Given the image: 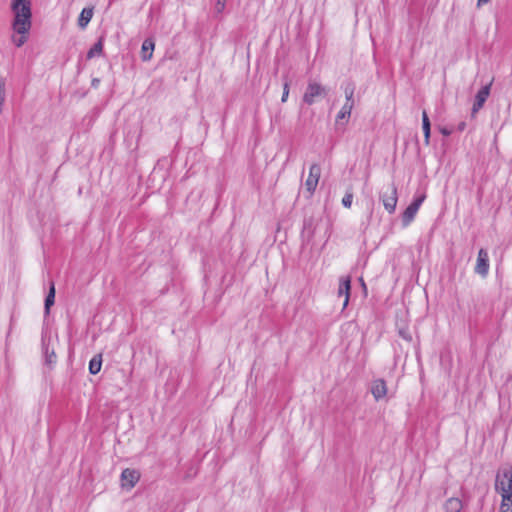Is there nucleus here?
Masks as SVG:
<instances>
[{"label":"nucleus","instance_id":"16","mask_svg":"<svg viewBox=\"0 0 512 512\" xmlns=\"http://www.w3.org/2000/svg\"><path fill=\"white\" fill-rule=\"evenodd\" d=\"M155 48V42L151 38H147L143 41L141 46V59L148 61L152 58L153 51Z\"/></svg>","mask_w":512,"mask_h":512},{"label":"nucleus","instance_id":"7","mask_svg":"<svg viewBox=\"0 0 512 512\" xmlns=\"http://www.w3.org/2000/svg\"><path fill=\"white\" fill-rule=\"evenodd\" d=\"M319 219L315 217L313 214L307 216L305 215L303 220V227L301 230V236L302 238L306 239L307 241H310L316 231V227L318 225Z\"/></svg>","mask_w":512,"mask_h":512},{"label":"nucleus","instance_id":"30","mask_svg":"<svg viewBox=\"0 0 512 512\" xmlns=\"http://www.w3.org/2000/svg\"><path fill=\"white\" fill-rule=\"evenodd\" d=\"M466 128V122L465 121H461L458 125H457V131L459 132H463Z\"/></svg>","mask_w":512,"mask_h":512},{"label":"nucleus","instance_id":"4","mask_svg":"<svg viewBox=\"0 0 512 512\" xmlns=\"http://www.w3.org/2000/svg\"><path fill=\"white\" fill-rule=\"evenodd\" d=\"M397 199V187L394 183L391 184L389 193L388 191L380 193V200L383 202L384 208L389 214L395 212Z\"/></svg>","mask_w":512,"mask_h":512},{"label":"nucleus","instance_id":"32","mask_svg":"<svg viewBox=\"0 0 512 512\" xmlns=\"http://www.w3.org/2000/svg\"><path fill=\"white\" fill-rule=\"evenodd\" d=\"M489 1L490 0H478L477 1V6L481 7L482 5L487 4Z\"/></svg>","mask_w":512,"mask_h":512},{"label":"nucleus","instance_id":"17","mask_svg":"<svg viewBox=\"0 0 512 512\" xmlns=\"http://www.w3.org/2000/svg\"><path fill=\"white\" fill-rule=\"evenodd\" d=\"M104 40L105 36L101 35L97 42L94 43V45L88 50L86 54V59L90 60L94 58L95 56H101L103 55V47H104Z\"/></svg>","mask_w":512,"mask_h":512},{"label":"nucleus","instance_id":"29","mask_svg":"<svg viewBox=\"0 0 512 512\" xmlns=\"http://www.w3.org/2000/svg\"><path fill=\"white\" fill-rule=\"evenodd\" d=\"M439 132L443 135V136H450L452 134V129L448 128V127H440L439 128Z\"/></svg>","mask_w":512,"mask_h":512},{"label":"nucleus","instance_id":"21","mask_svg":"<svg viewBox=\"0 0 512 512\" xmlns=\"http://www.w3.org/2000/svg\"><path fill=\"white\" fill-rule=\"evenodd\" d=\"M354 91H355L354 83H352V82L347 83V85L345 86V89H344L345 98H346V102L344 105H349V103H351L352 107L354 106V100H353Z\"/></svg>","mask_w":512,"mask_h":512},{"label":"nucleus","instance_id":"1","mask_svg":"<svg viewBox=\"0 0 512 512\" xmlns=\"http://www.w3.org/2000/svg\"><path fill=\"white\" fill-rule=\"evenodd\" d=\"M11 10L14 14L12 29L21 36L13 37L16 47H21L27 41V34L32 26V9L30 0H11Z\"/></svg>","mask_w":512,"mask_h":512},{"label":"nucleus","instance_id":"31","mask_svg":"<svg viewBox=\"0 0 512 512\" xmlns=\"http://www.w3.org/2000/svg\"><path fill=\"white\" fill-rule=\"evenodd\" d=\"M99 83H100V80L97 78H94L91 82V85H92V87L96 88V87H98Z\"/></svg>","mask_w":512,"mask_h":512},{"label":"nucleus","instance_id":"19","mask_svg":"<svg viewBox=\"0 0 512 512\" xmlns=\"http://www.w3.org/2000/svg\"><path fill=\"white\" fill-rule=\"evenodd\" d=\"M422 129L424 133V142L426 145H429L431 136V123L425 110L422 112Z\"/></svg>","mask_w":512,"mask_h":512},{"label":"nucleus","instance_id":"15","mask_svg":"<svg viewBox=\"0 0 512 512\" xmlns=\"http://www.w3.org/2000/svg\"><path fill=\"white\" fill-rule=\"evenodd\" d=\"M94 14V7H85L82 9L78 17V26L80 29H85L91 21Z\"/></svg>","mask_w":512,"mask_h":512},{"label":"nucleus","instance_id":"10","mask_svg":"<svg viewBox=\"0 0 512 512\" xmlns=\"http://www.w3.org/2000/svg\"><path fill=\"white\" fill-rule=\"evenodd\" d=\"M49 343H50V337L46 338L44 335H42L41 345H42V352L44 355V364L51 368L56 363L57 356H56L54 348L50 349Z\"/></svg>","mask_w":512,"mask_h":512},{"label":"nucleus","instance_id":"33","mask_svg":"<svg viewBox=\"0 0 512 512\" xmlns=\"http://www.w3.org/2000/svg\"><path fill=\"white\" fill-rule=\"evenodd\" d=\"M360 280L362 281V285L365 287V282L363 281V279L361 278Z\"/></svg>","mask_w":512,"mask_h":512},{"label":"nucleus","instance_id":"18","mask_svg":"<svg viewBox=\"0 0 512 512\" xmlns=\"http://www.w3.org/2000/svg\"><path fill=\"white\" fill-rule=\"evenodd\" d=\"M418 209L411 204L407 206L401 216V222L404 227L408 226L414 219Z\"/></svg>","mask_w":512,"mask_h":512},{"label":"nucleus","instance_id":"5","mask_svg":"<svg viewBox=\"0 0 512 512\" xmlns=\"http://www.w3.org/2000/svg\"><path fill=\"white\" fill-rule=\"evenodd\" d=\"M489 255L486 249L480 248L478 251L477 262L474 268L476 274L485 278L489 272Z\"/></svg>","mask_w":512,"mask_h":512},{"label":"nucleus","instance_id":"25","mask_svg":"<svg viewBox=\"0 0 512 512\" xmlns=\"http://www.w3.org/2000/svg\"><path fill=\"white\" fill-rule=\"evenodd\" d=\"M352 201H353V192H352V189L350 188L346 191L344 197L342 198V205L345 208H350L352 205Z\"/></svg>","mask_w":512,"mask_h":512},{"label":"nucleus","instance_id":"6","mask_svg":"<svg viewBox=\"0 0 512 512\" xmlns=\"http://www.w3.org/2000/svg\"><path fill=\"white\" fill-rule=\"evenodd\" d=\"M321 176V167L319 164L314 163L309 168V175L305 181V187L307 191L312 195L318 185Z\"/></svg>","mask_w":512,"mask_h":512},{"label":"nucleus","instance_id":"8","mask_svg":"<svg viewBox=\"0 0 512 512\" xmlns=\"http://www.w3.org/2000/svg\"><path fill=\"white\" fill-rule=\"evenodd\" d=\"M140 472L136 469L126 468L121 473L122 487L131 489L140 479Z\"/></svg>","mask_w":512,"mask_h":512},{"label":"nucleus","instance_id":"27","mask_svg":"<svg viewBox=\"0 0 512 512\" xmlns=\"http://www.w3.org/2000/svg\"><path fill=\"white\" fill-rule=\"evenodd\" d=\"M425 198H426L425 193H422L420 195L415 196L413 201L410 204L419 210V208L422 205V203L424 202Z\"/></svg>","mask_w":512,"mask_h":512},{"label":"nucleus","instance_id":"11","mask_svg":"<svg viewBox=\"0 0 512 512\" xmlns=\"http://www.w3.org/2000/svg\"><path fill=\"white\" fill-rule=\"evenodd\" d=\"M371 393L376 401L384 398L387 394L386 381L382 378L374 380L371 386Z\"/></svg>","mask_w":512,"mask_h":512},{"label":"nucleus","instance_id":"26","mask_svg":"<svg viewBox=\"0 0 512 512\" xmlns=\"http://www.w3.org/2000/svg\"><path fill=\"white\" fill-rule=\"evenodd\" d=\"M6 99L5 81L0 77V114L3 111V104Z\"/></svg>","mask_w":512,"mask_h":512},{"label":"nucleus","instance_id":"24","mask_svg":"<svg viewBox=\"0 0 512 512\" xmlns=\"http://www.w3.org/2000/svg\"><path fill=\"white\" fill-rule=\"evenodd\" d=\"M283 93L281 97V102L285 103L287 101V98L289 96V89H290V81L288 78V75L283 76Z\"/></svg>","mask_w":512,"mask_h":512},{"label":"nucleus","instance_id":"2","mask_svg":"<svg viewBox=\"0 0 512 512\" xmlns=\"http://www.w3.org/2000/svg\"><path fill=\"white\" fill-rule=\"evenodd\" d=\"M495 491L504 497V500H509L512 497V465L498 470L495 478Z\"/></svg>","mask_w":512,"mask_h":512},{"label":"nucleus","instance_id":"13","mask_svg":"<svg viewBox=\"0 0 512 512\" xmlns=\"http://www.w3.org/2000/svg\"><path fill=\"white\" fill-rule=\"evenodd\" d=\"M465 506V503L457 498L450 497L444 503L445 512H461Z\"/></svg>","mask_w":512,"mask_h":512},{"label":"nucleus","instance_id":"9","mask_svg":"<svg viewBox=\"0 0 512 512\" xmlns=\"http://www.w3.org/2000/svg\"><path fill=\"white\" fill-rule=\"evenodd\" d=\"M492 83L484 85L476 94L471 115L474 116L484 105L489 97Z\"/></svg>","mask_w":512,"mask_h":512},{"label":"nucleus","instance_id":"22","mask_svg":"<svg viewBox=\"0 0 512 512\" xmlns=\"http://www.w3.org/2000/svg\"><path fill=\"white\" fill-rule=\"evenodd\" d=\"M397 330H398V335L402 339L406 340L407 342L412 341V335L409 332L408 326L406 324L403 323L401 326L399 324H397Z\"/></svg>","mask_w":512,"mask_h":512},{"label":"nucleus","instance_id":"23","mask_svg":"<svg viewBox=\"0 0 512 512\" xmlns=\"http://www.w3.org/2000/svg\"><path fill=\"white\" fill-rule=\"evenodd\" d=\"M352 109L353 108H352L351 103H349V105H343L336 117V122L338 123L340 120L345 119V118L348 119L351 115Z\"/></svg>","mask_w":512,"mask_h":512},{"label":"nucleus","instance_id":"14","mask_svg":"<svg viewBox=\"0 0 512 512\" xmlns=\"http://www.w3.org/2000/svg\"><path fill=\"white\" fill-rule=\"evenodd\" d=\"M55 294H56V289H55L54 281H50L49 291L44 300V314L46 316L50 314V309L55 303Z\"/></svg>","mask_w":512,"mask_h":512},{"label":"nucleus","instance_id":"12","mask_svg":"<svg viewBox=\"0 0 512 512\" xmlns=\"http://www.w3.org/2000/svg\"><path fill=\"white\" fill-rule=\"evenodd\" d=\"M350 292H351V278L350 276L341 277L339 282V289H338V295L345 296V300L343 303V309H345L349 303L350 299Z\"/></svg>","mask_w":512,"mask_h":512},{"label":"nucleus","instance_id":"28","mask_svg":"<svg viewBox=\"0 0 512 512\" xmlns=\"http://www.w3.org/2000/svg\"><path fill=\"white\" fill-rule=\"evenodd\" d=\"M226 1L227 0H217L216 1V3H215L216 14H221L224 11L225 6H226Z\"/></svg>","mask_w":512,"mask_h":512},{"label":"nucleus","instance_id":"20","mask_svg":"<svg viewBox=\"0 0 512 512\" xmlns=\"http://www.w3.org/2000/svg\"><path fill=\"white\" fill-rule=\"evenodd\" d=\"M102 366V354H96L89 362V373L96 375L100 372Z\"/></svg>","mask_w":512,"mask_h":512},{"label":"nucleus","instance_id":"3","mask_svg":"<svg viewBox=\"0 0 512 512\" xmlns=\"http://www.w3.org/2000/svg\"><path fill=\"white\" fill-rule=\"evenodd\" d=\"M328 95V89L315 81H309L302 97V102L307 105L315 103L316 98H324Z\"/></svg>","mask_w":512,"mask_h":512}]
</instances>
